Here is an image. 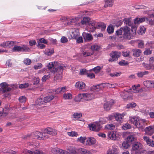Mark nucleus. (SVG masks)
<instances>
[{"label": "nucleus", "mask_w": 154, "mask_h": 154, "mask_svg": "<svg viewBox=\"0 0 154 154\" xmlns=\"http://www.w3.org/2000/svg\"><path fill=\"white\" fill-rule=\"evenodd\" d=\"M46 67L49 70L54 74L55 80L58 82L61 80V76L60 74L65 68L64 65L55 61L49 63Z\"/></svg>", "instance_id": "obj_1"}, {"label": "nucleus", "mask_w": 154, "mask_h": 154, "mask_svg": "<svg viewBox=\"0 0 154 154\" xmlns=\"http://www.w3.org/2000/svg\"><path fill=\"white\" fill-rule=\"evenodd\" d=\"M129 121L140 130H143L146 122L144 119H140L135 116L130 117Z\"/></svg>", "instance_id": "obj_2"}, {"label": "nucleus", "mask_w": 154, "mask_h": 154, "mask_svg": "<svg viewBox=\"0 0 154 154\" xmlns=\"http://www.w3.org/2000/svg\"><path fill=\"white\" fill-rule=\"evenodd\" d=\"M123 29V35L119 37L120 41H123L124 39L130 40L133 38V34H135L134 32L132 33L133 30L128 26H124Z\"/></svg>", "instance_id": "obj_3"}, {"label": "nucleus", "mask_w": 154, "mask_h": 154, "mask_svg": "<svg viewBox=\"0 0 154 154\" xmlns=\"http://www.w3.org/2000/svg\"><path fill=\"white\" fill-rule=\"evenodd\" d=\"M27 147L30 149V150L25 149L23 152L26 154H45L39 149H34L36 146L30 143H28L27 144Z\"/></svg>", "instance_id": "obj_4"}, {"label": "nucleus", "mask_w": 154, "mask_h": 154, "mask_svg": "<svg viewBox=\"0 0 154 154\" xmlns=\"http://www.w3.org/2000/svg\"><path fill=\"white\" fill-rule=\"evenodd\" d=\"M32 137L34 139L42 140L47 139L49 138L48 135H43L42 132L36 131L34 132L32 134L27 135L26 138Z\"/></svg>", "instance_id": "obj_5"}, {"label": "nucleus", "mask_w": 154, "mask_h": 154, "mask_svg": "<svg viewBox=\"0 0 154 154\" xmlns=\"http://www.w3.org/2000/svg\"><path fill=\"white\" fill-rule=\"evenodd\" d=\"M142 145L139 142H137L133 144L131 149V154H141Z\"/></svg>", "instance_id": "obj_6"}, {"label": "nucleus", "mask_w": 154, "mask_h": 154, "mask_svg": "<svg viewBox=\"0 0 154 154\" xmlns=\"http://www.w3.org/2000/svg\"><path fill=\"white\" fill-rule=\"evenodd\" d=\"M13 52H29L30 51V49L26 45H23L21 46L15 45L12 49Z\"/></svg>", "instance_id": "obj_7"}, {"label": "nucleus", "mask_w": 154, "mask_h": 154, "mask_svg": "<svg viewBox=\"0 0 154 154\" xmlns=\"http://www.w3.org/2000/svg\"><path fill=\"white\" fill-rule=\"evenodd\" d=\"M57 133V131L56 129L50 127H47L44 131V134H47L52 136L56 135Z\"/></svg>", "instance_id": "obj_8"}, {"label": "nucleus", "mask_w": 154, "mask_h": 154, "mask_svg": "<svg viewBox=\"0 0 154 154\" xmlns=\"http://www.w3.org/2000/svg\"><path fill=\"white\" fill-rule=\"evenodd\" d=\"M125 24L127 25H128L131 27L134 31L135 34L136 33V26L133 24L132 21H131V18H125L123 20Z\"/></svg>", "instance_id": "obj_9"}, {"label": "nucleus", "mask_w": 154, "mask_h": 154, "mask_svg": "<svg viewBox=\"0 0 154 154\" xmlns=\"http://www.w3.org/2000/svg\"><path fill=\"white\" fill-rule=\"evenodd\" d=\"M69 33L71 38L74 39H76L80 35L79 31L77 29H71L69 31Z\"/></svg>", "instance_id": "obj_10"}, {"label": "nucleus", "mask_w": 154, "mask_h": 154, "mask_svg": "<svg viewBox=\"0 0 154 154\" xmlns=\"http://www.w3.org/2000/svg\"><path fill=\"white\" fill-rule=\"evenodd\" d=\"M120 55L121 54L119 52L117 51L112 52L110 54L111 58L109 59V61L110 62H112L117 60L119 57H120Z\"/></svg>", "instance_id": "obj_11"}, {"label": "nucleus", "mask_w": 154, "mask_h": 154, "mask_svg": "<svg viewBox=\"0 0 154 154\" xmlns=\"http://www.w3.org/2000/svg\"><path fill=\"white\" fill-rule=\"evenodd\" d=\"M16 43L15 42L12 41L4 42L0 44V46L5 48H10L13 46Z\"/></svg>", "instance_id": "obj_12"}, {"label": "nucleus", "mask_w": 154, "mask_h": 154, "mask_svg": "<svg viewBox=\"0 0 154 154\" xmlns=\"http://www.w3.org/2000/svg\"><path fill=\"white\" fill-rule=\"evenodd\" d=\"M75 87L80 91H84L86 88V85L85 83L82 81H79L76 83Z\"/></svg>", "instance_id": "obj_13"}, {"label": "nucleus", "mask_w": 154, "mask_h": 154, "mask_svg": "<svg viewBox=\"0 0 154 154\" xmlns=\"http://www.w3.org/2000/svg\"><path fill=\"white\" fill-rule=\"evenodd\" d=\"M118 133L115 131H112L109 132L108 136L110 139L113 140H116L118 137Z\"/></svg>", "instance_id": "obj_14"}, {"label": "nucleus", "mask_w": 154, "mask_h": 154, "mask_svg": "<svg viewBox=\"0 0 154 154\" xmlns=\"http://www.w3.org/2000/svg\"><path fill=\"white\" fill-rule=\"evenodd\" d=\"M84 101L90 100L95 97L94 95L92 93H84Z\"/></svg>", "instance_id": "obj_15"}, {"label": "nucleus", "mask_w": 154, "mask_h": 154, "mask_svg": "<svg viewBox=\"0 0 154 154\" xmlns=\"http://www.w3.org/2000/svg\"><path fill=\"white\" fill-rule=\"evenodd\" d=\"M104 83L100 84L97 85H94L91 88L92 91L94 92H97L103 89L104 88Z\"/></svg>", "instance_id": "obj_16"}, {"label": "nucleus", "mask_w": 154, "mask_h": 154, "mask_svg": "<svg viewBox=\"0 0 154 154\" xmlns=\"http://www.w3.org/2000/svg\"><path fill=\"white\" fill-rule=\"evenodd\" d=\"M114 103V101L111 100L107 102L104 105V108L106 110H109L111 108L112 106Z\"/></svg>", "instance_id": "obj_17"}, {"label": "nucleus", "mask_w": 154, "mask_h": 154, "mask_svg": "<svg viewBox=\"0 0 154 154\" xmlns=\"http://www.w3.org/2000/svg\"><path fill=\"white\" fill-rule=\"evenodd\" d=\"M51 152L54 154H66L65 151L57 147L52 149Z\"/></svg>", "instance_id": "obj_18"}, {"label": "nucleus", "mask_w": 154, "mask_h": 154, "mask_svg": "<svg viewBox=\"0 0 154 154\" xmlns=\"http://www.w3.org/2000/svg\"><path fill=\"white\" fill-rule=\"evenodd\" d=\"M145 131L146 134L151 135L154 133V126L151 125L145 128Z\"/></svg>", "instance_id": "obj_19"}, {"label": "nucleus", "mask_w": 154, "mask_h": 154, "mask_svg": "<svg viewBox=\"0 0 154 154\" xmlns=\"http://www.w3.org/2000/svg\"><path fill=\"white\" fill-rule=\"evenodd\" d=\"M88 28L89 32H93L97 28V25L94 22L90 21L89 23Z\"/></svg>", "instance_id": "obj_20"}, {"label": "nucleus", "mask_w": 154, "mask_h": 154, "mask_svg": "<svg viewBox=\"0 0 154 154\" xmlns=\"http://www.w3.org/2000/svg\"><path fill=\"white\" fill-rule=\"evenodd\" d=\"M82 36L85 42L90 41L93 39L92 35L90 33L83 32L82 33Z\"/></svg>", "instance_id": "obj_21"}, {"label": "nucleus", "mask_w": 154, "mask_h": 154, "mask_svg": "<svg viewBox=\"0 0 154 154\" xmlns=\"http://www.w3.org/2000/svg\"><path fill=\"white\" fill-rule=\"evenodd\" d=\"M82 56L84 57L90 56L94 54V52L91 50H84L82 53Z\"/></svg>", "instance_id": "obj_22"}, {"label": "nucleus", "mask_w": 154, "mask_h": 154, "mask_svg": "<svg viewBox=\"0 0 154 154\" xmlns=\"http://www.w3.org/2000/svg\"><path fill=\"white\" fill-rule=\"evenodd\" d=\"M146 20H148V18L146 17L137 18L134 19L133 24H134V25L136 26V24H138L143 22H144ZM136 27L137 26H136Z\"/></svg>", "instance_id": "obj_23"}, {"label": "nucleus", "mask_w": 154, "mask_h": 154, "mask_svg": "<svg viewBox=\"0 0 154 154\" xmlns=\"http://www.w3.org/2000/svg\"><path fill=\"white\" fill-rule=\"evenodd\" d=\"M140 87V84H138L137 85H134L132 86V89L134 91L133 92L134 93H141L143 91V90L142 88H139Z\"/></svg>", "instance_id": "obj_24"}, {"label": "nucleus", "mask_w": 154, "mask_h": 154, "mask_svg": "<svg viewBox=\"0 0 154 154\" xmlns=\"http://www.w3.org/2000/svg\"><path fill=\"white\" fill-rule=\"evenodd\" d=\"M96 142V140L94 138L91 137L86 138V144L89 146L94 144Z\"/></svg>", "instance_id": "obj_25"}, {"label": "nucleus", "mask_w": 154, "mask_h": 154, "mask_svg": "<svg viewBox=\"0 0 154 154\" xmlns=\"http://www.w3.org/2000/svg\"><path fill=\"white\" fill-rule=\"evenodd\" d=\"M143 139L149 146H154V141L150 139L148 137L144 136L143 137Z\"/></svg>", "instance_id": "obj_26"}, {"label": "nucleus", "mask_w": 154, "mask_h": 154, "mask_svg": "<svg viewBox=\"0 0 154 154\" xmlns=\"http://www.w3.org/2000/svg\"><path fill=\"white\" fill-rule=\"evenodd\" d=\"M118 151L117 149L115 146H112V148H110L106 152V154H117Z\"/></svg>", "instance_id": "obj_27"}, {"label": "nucleus", "mask_w": 154, "mask_h": 154, "mask_svg": "<svg viewBox=\"0 0 154 154\" xmlns=\"http://www.w3.org/2000/svg\"><path fill=\"white\" fill-rule=\"evenodd\" d=\"M135 139L134 134L133 133L130 134L127 137L126 141L128 143H131L134 141Z\"/></svg>", "instance_id": "obj_28"}, {"label": "nucleus", "mask_w": 154, "mask_h": 154, "mask_svg": "<svg viewBox=\"0 0 154 154\" xmlns=\"http://www.w3.org/2000/svg\"><path fill=\"white\" fill-rule=\"evenodd\" d=\"M142 65L147 70H154V64H146L145 63H143Z\"/></svg>", "instance_id": "obj_29"}, {"label": "nucleus", "mask_w": 154, "mask_h": 154, "mask_svg": "<svg viewBox=\"0 0 154 154\" xmlns=\"http://www.w3.org/2000/svg\"><path fill=\"white\" fill-rule=\"evenodd\" d=\"M125 115V114L124 113L121 114L119 113H116L114 117L117 121L118 122H120L122 120V118Z\"/></svg>", "instance_id": "obj_30"}, {"label": "nucleus", "mask_w": 154, "mask_h": 154, "mask_svg": "<svg viewBox=\"0 0 154 154\" xmlns=\"http://www.w3.org/2000/svg\"><path fill=\"white\" fill-rule=\"evenodd\" d=\"M67 152L71 154H77L76 148L72 146H70L68 148Z\"/></svg>", "instance_id": "obj_31"}, {"label": "nucleus", "mask_w": 154, "mask_h": 154, "mask_svg": "<svg viewBox=\"0 0 154 154\" xmlns=\"http://www.w3.org/2000/svg\"><path fill=\"white\" fill-rule=\"evenodd\" d=\"M78 151L80 154H90V152L85 149L80 148L78 149Z\"/></svg>", "instance_id": "obj_32"}, {"label": "nucleus", "mask_w": 154, "mask_h": 154, "mask_svg": "<svg viewBox=\"0 0 154 154\" xmlns=\"http://www.w3.org/2000/svg\"><path fill=\"white\" fill-rule=\"evenodd\" d=\"M74 99L77 102H80L81 100L84 101L83 93L79 94L75 97Z\"/></svg>", "instance_id": "obj_33"}, {"label": "nucleus", "mask_w": 154, "mask_h": 154, "mask_svg": "<svg viewBox=\"0 0 154 154\" xmlns=\"http://www.w3.org/2000/svg\"><path fill=\"white\" fill-rule=\"evenodd\" d=\"M63 97L65 100H71L72 98V95L70 93H65L63 95Z\"/></svg>", "instance_id": "obj_34"}, {"label": "nucleus", "mask_w": 154, "mask_h": 154, "mask_svg": "<svg viewBox=\"0 0 154 154\" xmlns=\"http://www.w3.org/2000/svg\"><path fill=\"white\" fill-rule=\"evenodd\" d=\"M133 56L136 57L140 56L141 53V51L140 50L137 49H133Z\"/></svg>", "instance_id": "obj_35"}, {"label": "nucleus", "mask_w": 154, "mask_h": 154, "mask_svg": "<svg viewBox=\"0 0 154 154\" xmlns=\"http://www.w3.org/2000/svg\"><path fill=\"white\" fill-rule=\"evenodd\" d=\"M114 0H106L104 7H106L108 6L111 7L113 5Z\"/></svg>", "instance_id": "obj_36"}, {"label": "nucleus", "mask_w": 154, "mask_h": 154, "mask_svg": "<svg viewBox=\"0 0 154 154\" xmlns=\"http://www.w3.org/2000/svg\"><path fill=\"white\" fill-rule=\"evenodd\" d=\"M44 53L45 54L48 56H50L54 53V50L52 49L47 48L45 50Z\"/></svg>", "instance_id": "obj_37"}, {"label": "nucleus", "mask_w": 154, "mask_h": 154, "mask_svg": "<svg viewBox=\"0 0 154 154\" xmlns=\"http://www.w3.org/2000/svg\"><path fill=\"white\" fill-rule=\"evenodd\" d=\"M0 85L5 91H8L11 90V88L8 87L6 83H2L0 84Z\"/></svg>", "instance_id": "obj_38"}, {"label": "nucleus", "mask_w": 154, "mask_h": 154, "mask_svg": "<svg viewBox=\"0 0 154 154\" xmlns=\"http://www.w3.org/2000/svg\"><path fill=\"white\" fill-rule=\"evenodd\" d=\"M149 74L148 71H145L143 72H139L137 73V75L139 78H142L143 76L147 75Z\"/></svg>", "instance_id": "obj_39"}, {"label": "nucleus", "mask_w": 154, "mask_h": 154, "mask_svg": "<svg viewBox=\"0 0 154 154\" xmlns=\"http://www.w3.org/2000/svg\"><path fill=\"white\" fill-rule=\"evenodd\" d=\"M54 98L53 96H49L45 97L44 98V103H48L52 100Z\"/></svg>", "instance_id": "obj_40"}, {"label": "nucleus", "mask_w": 154, "mask_h": 154, "mask_svg": "<svg viewBox=\"0 0 154 154\" xmlns=\"http://www.w3.org/2000/svg\"><path fill=\"white\" fill-rule=\"evenodd\" d=\"M152 81L147 80L143 82V85L148 88H151V86Z\"/></svg>", "instance_id": "obj_41"}, {"label": "nucleus", "mask_w": 154, "mask_h": 154, "mask_svg": "<svg viewBox=\"0 0 154 154\" xmlns=\"http://www.w3.org/2000/svg\"><path fill=\"white\" fill-rule=\"evenodd\" d=\"M103 67H100L99 66H97L93 68L91 70L93 71L95 73H99L101 70L102 69Z\"/></svg>", "instance_id": "obj_42"}, {"label": "nucleus", "mask_w": 154, "mask_h": 154, "mask_svg": "<svg viewBox=\"0 0 154 154\" xmlns=\"http://www.w3.org/2000/svg\"><path fill=\"white\" fill-rule=\"evenodd\" d=\"M105 88L109 87V88H114L118 86L117 84H110L109 83H104Z\"/></svg>", "instance_id": "obj_43"}, {"label": "nucleus", "mask_w": 154, "mask_h": 154, "mask_svg": "<svg viewBox=\"0 0 154 154\" xmlns=\"http://www.w3.org/2000/svg\"><path fill=\"white\" fill-rule=\"evenodd\" d=\"M86 137H80L77 139L76 141L80 142V143H84L85 141L86 140Z\"/></svg>", "instance_id": "obj_44"}, {"label": "nucleus", "mask_w": 154, "mask_h": 154, "mask_svg": "<svg viewBox=\"0 0 154 154\" xmlns=\"http://www.w3.org/2000/svg\"><path fill=\"white\" fill-rule=\"evenodd\" d=\"M123 27H122L121 28L119 29L118 30L116 31V35L117 36H118V38L119 39V37L120 36H121V35L122 31L123 30Z\"/></svg>", "instance_id": "obj_45"}, {"label": "nucleus", "mask_w": 154, "mask_h": 154, "mask_svg": "<svg viewBox=\"0 0 154 154\" xmlns=\"http://www.w3.org/2000/svg\"><path fill=\"white\" fill-rule=\"evenodd\" d=\"M67 134L69 136L72 137H77L78 135L77 132L73 131L68 132Z\"/></svg>", "instance_id": "obj_46"}, {"label": "nucleus", "mask_w": 154, "mask_h": 154, "mask_svg": "<svg viewBox=\"0 0 154 154\" xmlns=\"http://www.w3.org/2000/svg\"><path fill=\"white\" fill-rule=\"evenodd\" d=\"M105 128L109 130H112L115 128V125L113 124H108L105 126Z\"/></svg>", "instance_id": "obj_47"}, {"label": "nucleus", "mask_w": 154, "mask_h": 154, "mask_svg": "<svg viewBox=\"0 0 154 154\" xmlns=\"http://www.w3.org/2000/svg\"><path fill=\"white\" fill-rule=\"evenodd\" d=\"M90 20V19L89 17H85L81 21V23L82 24H85L88 23Z\"/></svg>", "instance_id": "obj_48"}, {"label": "nucleus", "mask_w": 154, "mask_h": 154, "mask_svg": "<svg viewBox=\"0 0 154 154\" xmlns=\"http://www.w3.org/2000/svg\"><path fill=\"white\" fill-rule=\"evenodd\" d=\"M136 106V104L135 103L132 102L128 104L126 107L128 109L134 107Z\"/></svg>", "instance_id": "obj_49"}, {"label": "nucleus", "mask_w": 154, "mask_h": 154, "mask_svg": "<svg viewBox=\"0 0 154 154\" xmlns=\"http://www.w3.org/2000/svg\"><path fill=\"white\" fill-rule=\"evenodd\" d=\"M99 28L101 29V31H104L106 28V26L105 24L103 23H101L98 25Z\"/></svg>", "instance_id": "obj_50"}, {"label": "nucleus", "mask_w": 154, "mask_h": 154, "mask_svg": "<svg viewBox=\"0 0 154 154\" xmlns=\"http://www.w3.org/2000/svg\"><path fill=\"white\" fill-rule=\"evenodd\" d=\"M35 103L37 105H41L44 103V101L41 98H38L35 101Z\"/></svg>", "instance_id": "obj_51"}, {"label": "nucleus", "mask_w": 154, "mask_h": 154, "mask_svg": "<svg viewBox=\"0 0 154 154\" xmlns=\"http://www.w3.org/2000/svg\"><path fill=\"white\" fill-rule=\"evenodd\" d=\"M82 114L81 113L75 112L72 115L73 117L75 119H78L81 117Z\"/></svg>", "instance_id": "obj_52"}, {"label": "nucleus", "mask_w": 154, "mask_h": 154, "mask_svg": "<svg viewBox=\"0 0 154 154\" xmlns=\"http://www.w3.org/2000/svg\"><path fill=\"white\" fill-rule=\"evenodd\" d=\"M131 128V125L128 123H126L122 126V128L124 130L130 129Z\"/></svg>", "instance_id": "obj_53"}, {"label": "nucleus", "mask_w": 154, "mask_h": 154, "mask_svg": "<svg viewBox=\"0 0 154 154\" xmlns=\"http://www.w3.org/2000/svg\"><path fill=\"white\" fill-rule=\"evenodd\" d=\"M146 30L145 28L143 26H140L138 33L139 34H142L144 33Z\"/></svg>", "instance_id": "obj_54"}, {"label": "nucleus", "mask_w": 154, "mask_h": 154, "mask_svg": "<svg viewBox=\"0 0 154 154\" xmlns=\"http://www.w3.org/2000/svg\"><path fill=\"white\" fill-rule=\"evenodd\" d=\"M107 31L108 33L111 34L113 32L114 28L112 26L110 25L107 27Z\"/></svg>", "instance_id": "obj_55"}, {"label": "nucleus", "mask_w": 154, "mask_h": 154, "mask_svg": "<svg viewBox=\"0 0 154 154\" xmlns=\"http://www.w3.org/2000/svg\"><path fill=\"white\" fill-rule=\"evenodd\" d=\"M152 51L150 50L149 48H146L145 50L143 52V53L144 55H149L152 54Z\"/></svg>", "instance_id": "obj_56"}, {"label": "nucleus", "mask_w": 154, "mask_h": 154, "mask_svg": "<svg viewBox=\"0 0 154 154\" xmlns=\"http://www.w3.org/2000/svg\"><path fill=\"white\" fill-rule=\"evenodd\" d=\"M19 100L21 103H25L26 101V98L25 96H21L19 98Z\"/></svg>", "instance_id": "obj_57"}, {"label": "nucleus", "mask_w": 154, "mask_h": 154, "mask_svg": "<svg viewBox=\"0 0 154 154\" xmlns=\"http://www.w3.org/2000/svg\"><path fill=\"white\" fill-rule=\"evenodd\" d=\"M29 86V84L28 83H25L23 84L19 85V87L20 88H26Z\"/></svg>", "instance_id": "obj_58"}, {"label": "nucleus", "mask_w": 154, "mask_h": 154, "mask_svg": "<svg viewBox=\"0 0 154 154\" xmlns=\"http://www.w3.org/2000/svg\"><path fill=\"white\" fill-rule=\"evenodd\" d=\"M127 92H124L121 94L122 97L125 100H127L128 98V96L127 95Z\"/></svg>", "instance_id": "obj_59"}, {"label": "nucleus", "mask_w": 154, "mask_h": 154, "mask_svg": "<svg viewBox=\"0 0 154 154\" xmlns=\"http://www.w3.org/2000/svg\"><path fill=\"white\" fill-rule=\"evenodd\" d=\"M129 143L126 142H124L122 143V146L125 149H127L129 147Z\"/></svg>", "instance_id": "obj_60"}, {"label": "nucleus", "mask_w": 154, "mask_h": 154, "mask_svg": "<svg viewBox=\"0 0 154 154\" xmlns=\"http://www.w3.org/2000/svg\"><path fill=\"white\" fill-rule=\"evenodd\" d=\"M121 74V72H115L112 73H110L109 75L112 77H114L120 76Z\"/></svg>", "instance_id": "obj_61"}, {"label": "nucleus", "mask_w": 154, "mask_h": 154, "mask_svg": "<svg viewBox=\"0 0 154 154\" xmlns=\"http://www.w3.org/2000/svg\"><path fill=\"white\" fill-rule=\"evenodd\" d=\"M50 77V75H44L42 78V80L43 82H45L47 79Z\"/></svg>", "instance_id": "obj_62"}, {"label": "nucleus", "mask_w": 154, "mask_h": 154, "mask_svg": "<svg viewBox=\"0 0 154 154\" xmlns=\"http://www.w3.org/2000/svg\"><path fill=\"white\" fill-rule=\"evenodd\" d=\"M42 65L41 63H38L34 66V68L35 69H39L42 68Z\"/></svg>", "instance_id": "obj_63"}, {"label": "nucleus", "mask_w": 154, "mask_h": 154, "mask_svg": "<svg viewBox=\"0 0 154 154\" xmlns=\"http://www.w3.org/2000/svg\"><path fill=\"white\" fill-rule=\"evenodd\" d=\"M119 64L122 66L126 65L128 64V63L124 60H122L120 61L119 63Z\"/></svg>", "instance_id": "obj_64"}]
</instances>
